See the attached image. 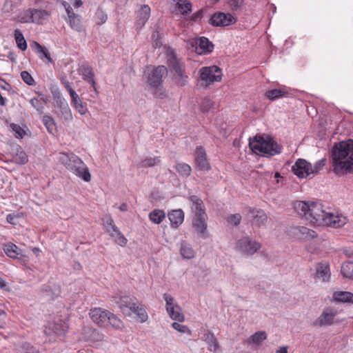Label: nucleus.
Segmentation results:
<instances>
[{
	"label": "nucleus",
	"instance_id": "f257e3e1",
	"mask_svg": "<svg viewBox=\"0 0 353 353\" xmlns=\"http://www.w3.org/2000/svg\"><path fill=\"white\" fill-rule=\"evenodd\" d=\"M294 208L301 216L314 225H325L336 228L343 226L347 222L345 216L326 210L321 203L317 202L308 203L297 201Z\"/></svg>",
	"mask_w": 353,
	"mask_h": 353
},
{
	"label": "nucleus",
	"instance_id": "f03ea898",
	"mask_svg": "<svg viewBox=\"0 0 353 353\" xmlns=\"http://www.w3.org/2000/svg\"><path fill=\"white\" fill-rule=\"evenodd\" d=\"M332 159L336 174L353 172V141L336 144L332 150Z\"/></svg>",
	"mask_w": 353,
	"mask_h": 353
},
{
	"label": "nucleus",
	"instance_id": "7ed1b4c3",
	"mask_svg": "<svg viewBox=\"0 0 353 353\" xmlns=\"http://www.w3.org/2000/svg\"><path fill=\"white\" fill-rule=\"evenodd\" d=\"M58 161L63 164L67 170L72 172L83 181L89 182L91 180V175L88 167L84 162L74 154L61 152L58 155Z\"/></svg>",
	"mask_w": 353,
	"mask_h": 353
},
{
	"label": "nucleus",
	"instance_id": "20e7f679",
	"mask_svg": "<svg viewBox=\"0 0 353 353\" xmlns=\"http://www.w3.org/2000/svg\"><path fill=\"white\" fill-rule=\"evenodd\" d=\"M249 146L250 149L257 154H263L265 156H274L281 153V148L269 137L255 136L249 140Z\"/></svg>",
	"mask_w": 353,
	"mask_h": 353
},
{
	"label": "nucleus",
	"instance_id": "39448f33",
	"mask_svg": "<svg viewBox=\"0 0 353 353\" xmlns=\"http://www.w3.org/2000/svg\"><path fill=\"white\" fill-rule=\"evenodd\" d=\"M261 248L260 243L246 236L238 239L235 244V250L243 255H253Z\"/></svg>",
	"mask_w": 353,
	"mask_h": 353
},
{
	"label": "nucleus",
	"instance_id": "423d86ee",
	"mask_svg": "<svg viewBox=\"0 0 353 353\" xmlns=\"http://www.w3.org/2000/svg\"><path fill=\"white\" fill-rule=\"evenodd\" d=\"M163 299L165 301L166 311L169 316L174 321L183 322L185 320V316L182 313L181 308L176 302L174 298L168 294H163Z\"/></svg>",
	"mask_w": 353,
	"mask_h": 353
},
{
	"label": "nucleus",
	"instance_id": "0eeeda50",
	"mask_svg": "<svg viewBox=\"0 0 353 353\" xmlns=\"http://www.w3.org/2000/svg\"><path fill=\"white\" fill-rule=\"evenodd\" d=\"M199 74L201 79L207 85L220 81L222 77L221 69L216 65L201 68Z\"/></svg>",
	"mask_w": 353,
	"mask_h": 353
},
{
	"label": "nucleus",
	"instance_id": "6e6552de",
	"mask_svg": "<svg viewBox=\"0 0 353 353\" xmlns=\"http://www.w3.org/2000/svg\"><path fill=\"white\" fill-rule=\"evenodd\" d=\"M338 314V311L333 307H325L320 316L313 322L312 325L315 327L329 326L334 323V319Z\"/></svg>",
	"mask_w": 353,
	"mask_h": 353
},
{
	"label": "nucleus",
	"instance_id": "1a4fd4ad",
	"mask_svg": "<svg viewBox=\"0 0 353 353\" xmlns=\"http://www.w3.org/2000/svg\"><path fill=\"white\" fill-rule=\"evenodd\" d=\"M210 23L216 27H225L236 22V18L230 13L217 12L210 18Z\"/></svg>",
	"mask_w": 353,
	"mask_h": 353
},
{
	"label": "nucleus",
	"instance_id": "9d476101",
	"mask_svg": "<svg viewBox=\"0 0 353 353\" xmlns=\"http://www.w3.org/2000/svg\"><path fill=\"white\" fill-rule=\"evenodd\" d=\"M109 315H110V311L101 307L92 308L89 312L92 321L101 327H108Z\"/></svg>",
	"mask_w": 353,
	"mask_h": 353
},
{
	"label": "nucleus",
	"instance_id": "9b49d317",
	"mask_svg": "<svg viewBox=\"0 0 353 353\" xmlns=\"http://www.w3.org/2000/svg\"><path fill=\"white\" fill-rule=\"evenodd\" d=\"M166 54L167 63L172 77L185 70L184 65L176 58V56L172 49L168 48Z\"/></svg>",
	"mask_w": 353,
	"mask_h": 353
},
{
	"label": "nucleus",
	"instance_id": "f8f14e48",
	"mask_svg": "<svg viewBox=\"0 0 353 353\" xmlns=\"http://www.w3.org/2000/svg\"><path fill=\"white\" fill-rule=\"evenodd\" d=\"M167 73V68L163 65H159L154 68L148 74V81L149 84L154 88H159L161 86L162 79Z\"/></svg>",
	"mask_w": 353,
	"mask_h": 353
},
{
	"label": "nucleus",
	"instance_id": "ddd939ff",
	"mask_svg": "<svg viewBox=\"0 0 353 353\" xmlns=\"http://www.w3.org/2000/svg\"><path fill=\"white\" fill-rule=\"evenodd\" d=\"M292 170L294 174L299 178H306L312 175V165L305 159H298Z\"/></svg>",
	"mask_w": 353,
	"mask_h": 353
},
{
	"label": "nucleus",
	"instance_id": "4468645a",
	"mask_svg": "<svg viewBox=\"0 0 353 353\" xmlns=\"http://www.w3.org/2000/svg\"><path fill=\"white\" fill-rule=\"evenodd\" d=\"M207 219L208 216L206 213L203 214L194 215L192 219V225L197 233L203 239H205L208 236L207 232Z\"/></svg>",
	"mask_w": 353,
	"mask_h": 353
},
{
	"label": "nucleus",
	"instance_id": "2eb2a0df",
	"mask_svg": "<svg viewBox=\"0 0 353 353\" xmlns=\"http://www.w3.org/2000/svg\"><path fill=\"white\" fill-rule=\"evenodd\" d=\"M331 278L330 265L327 262H320L316 265L315 281L329 282Z\"/></svg>",
	"mask_w": 353,
	"mask_h": 353
},
{
	"label": "nucleus",
	"instance_id": "dca6fc26",
	"mask_svg": "<svg viewBox=\"0 0 353 353\" xmlns=\"http://www.w3.org/2000/svg\"><path fill=\"white\" fill-rule=\"evenodd\" d=\"M67 331V326L65 323L61 320H58L54 322H49L45 328V333L46 335L55 334L57 336L63 335Z\"/></svg>",
	"mask_w": 353,
	"mask_h": 353
},
{
	"label": "nucleus",
	"instance_id": "f3484780",
	"mask_svg": "<svg viewBox=\"0 0 353 353\" xmlns=\"http://www.w3.org/2000/svg\"><path fill=\"white\" fill-rule=\"evenodd\" d=\"M291 232L294 237L299 239L310 240L317 237L315 231L304 226L294 227L292 229Z\"/></svg>",
	"mask_w": 353,
	"mask_h": 353
},
{
	"label": "nucleus",
	"instance_id": "a211bd4d",
	"mask_svg": "<svg viewBox=\"0 0 353 353\" xmlns=\"http://www.w3.org/2000/svg\"><path fill=\"white\" fill-rule=\"evenodd\" d=\"M195 163L201 170L208 171L211 169L206 157L205 151L202 147H198L196 150Z\"/></svg>",
	"mask_w": 353,
	"mask_h": 353
},
{
	"label": "nucleus",
	"instance_id": "6ab92c4d",
	"mask_svg": "<svg viewBox=\"0 0 353 353\" xmlns=\"http://www.w3.org/2000/svg\"><path fill=\"white\" fill-rule=\"evenodd\" d=\"M195 51L199 54L210 53L214 45L206 37H202L195 41Z\"/></svg>",
	"mask_w": 353,
	"mask_h": 353
},
{
	"label": "nucleus",
	"instance_id": "aec40b11",
	"mask_svg": "<svg viewBox=\"0 0 353 353\" xmlns=\"http://www.w3.org/2000/svg\"><path fill=\"white\" fill-rule=\"evenodd\" d=\"M151 10L149 6L143 5L137 12V28L141 29L150 17Z\"/></svg>",
	"mask_w": 353,
	"mask_h": 353
},
{
	"label": "nucleus",
	"instance_id": "412c9836",
	"mask_svg": "<svg viewBox=\"0 0 353 353\" xmlns=\"http://www.w3.org/2000/svg\"><path fill=\"white\" fill-rule=\"evenodd\" d=\"M50 14L48 11L45 10L32 9V23H36L38 24H43L47 21Z\"/></svg>",
	"mask_w": 353,
	"mask_h": 353
},
{
	"label": "nucleus",
	"instance_id": "4be33fe9",
	"mask_svg": "<svg viewBox=\"0 0 353 353\" xmlns=\"http://www.w3.org/2000/svg\"><path fill=\"white\" fill-rule=\"evenodd\" d=\"M251 217L254 223L258 226L264 225L268 220V216L263 210L259 209H252L250 210Z\"/></svg>",
	"mask_w": 353,
	"mask_h": 353
},
{
	"label": "nucleus",
	"instance_id": "5701e85b",
	"mask_svg": "<svg viewBox=\"0 0 353 353\" xmlns=\"http://www.w3.org/2000/svg\"><path fill=\"white\" fill-rule=\"evenodd\" d=\"M189 199L192 203L191 208L194 215L205 213L203 202L201 199L197 196L193 195L190 196Z\"/></svg>",
	"mask_w": 353,
	"mask_h": 353
},
{
	"label": "nucleus",
	"instance_id": "b1692460",
	"mask_svg": "<svg viewBox=\"0 0 353 353\" xmlns=\"http://www.w3.org/2000/svg\"><path fill=\"white\" fill-rule=\"evenodd\" d=\"M179 252L181 256L185 259L194 258L196 254L192 247L185 241H182L180 243Z\"/></svg>",
	"mask_w": 353,
	"mask_h": 353
},
{
	"label": "nucleus",
	"instance_id": "393cba45",
	"mask_svg": "<svg viewBox=\"0 0 353 353\" xmlns=\"http://www.w3.org/2000/svg\"><path fill=\"white\" fill-rule=\"evenodd\" d=\"M168 219L172 225L178 227L183 221V212L181 210H172L168 214Z\"/></svg>",
	"mask_w": 353,
	"mask_h": 353
},
{
	"label": "nucleus",
	"instance_id": "a878e982",
	"mask_svg": "<svg viewBox=\"0 0 353 353\" xmlns=\"http://www.w3.org/2000/svg\"><path fill=\"white\" fill-rule=\"evenodd\" d=\"M333 299L336 302L353 303V294L349 292L337 291L333 294Z\"/></svg>",
	"mask_w": 353,
	"mask_h": 353
},
{
	"label": "nucleus",
	"instance_id": "bb28decb",
	"mask_svg": "<svg viewBox=\"0 0 353 353\" xmlns=\"http://www.w3.org/2000/svg\"><path fill=\"white\" fill-rule=\"evenodd\" d=\"M119 305L121 310L124 312L125 308L131 310L133 305L137 303V299L134 297H130L128 296H121L119 300L116 301Z\"/></svg>",
	"mask_w": 353,
	"mask_h": 353
},
{
	"label": "nucleus",
	"instance_id": "cd10ccee",
	"mask_svg": "<svg viewBox=\"0 0 353 353\" xmlns=\"http://www.w3.org/2000/svg\"><path fill=\"white\" fill-rule=\"evenodd\" d=\"M204 340L208 343L210 351L216 352L219 349V345L217 339L212 332H208L205 333Z\"/></svg>",
	"mask_w": 353,
	"mask_h": 353
},
{
	"label": "nucleus",
	"instance_id": "c85d7f7f",
	"mask_svg": "<svg viewBox=\"0 0 353 353\" xmlns=\"http://www.w3.org/2000/svg\"><path fill=\"white\" fill-rule=\"evenodd\" d=\"M3 250L8 256L13 259L17 258L19 255H21L22 252L20 248L12 243L6 244Z\"/></svg>",
	"mask_w": 353,
	"mask_h": 353
},
{
	"label": "nucleus",
	"instance_id": "c756f323",
	"mask_svg": "<svg viewBox=\"0 0 353 353\" xmlns=\"http://www.w3.org/2000/svg\"><path fill=\"white\" fill-rule=\"evenodd\" d=\"M69 24L72 30L78 32H82L85 31V29L81 21V17L79 14H77L72 17V18L70 19Z\"/></svg>",
	"mask_w": 353,
	"mask_h": 353
},
{
	"label": "nucleus",
	"instance_id": "7c9ffc66",
	"mask_svg": "<svg viewBox=\"0 0 353 353\" xmlns=\"http://www.w3.org/2000/svg\"><path fill=\"white\" fill-rule=\"evenodd\" d=\"M130 310L138 316L141 323L147 321L148 316L142 305L137 302L136 305H132Z\"/></svg>",
	"mask_w": 353,
	"mask_h": 353
},
{
	"label": "nucleus",
	"instance_id": "2f4dec72",
	"mask_svg": "<svg viewBox=\"0 0 353 353\" xmlns=\"http://www.w3.org/2000/svg\"><path fill=\"white\" fill-rule=\"evenodd\" d=\"M267 339V334L265 331H259L252 334L248 339L250 344L260 345Z\"/></svg>",
	"mask_w": 353,
	"mask_h": 353
},
{
	"label": "nucleus",
	"instance_id": "473e14b6",
	"mask_svg": "<svg viewBox=\"0 0 353 353\" xmlns=\"http://www.w3.org/2000/svg\"><path fill=\"white\" fill-rule=\"evenodd\" d=\"M165 218V213L162 210L155 209L149 214L150 220L155 223L159 224Z\"/></svg>",
	"mask_w": 353,
	"mask_h": 353
},
{
	"label": "nucleus",
	"instance_id": "72a5a7b5",
	"mask_svg": "<svg viewBox=\"0 0 353 353\" xmlns=\"http://www.w3.org/2000/svg\"><path fill=\"white\" fill-rule=\"evenodd\" d=\"M81 73L83 79L90 83L96 91L95 81L93 79L94 72L92 71V68L90 67H83L81 69Z\"/></svg>",
	"mask_w": 353,
	"mask_h": 353
},
{
	"label": "nucleus",
	"instance_id": "f704fd0d",
	"mask_svg": "<svg viewBox=\"0 0 353 353\" xmlns=\"http://www.w3.org/2000/svg\"><path fill=\"white\" fill-rule=\"evenodd\" d=\"M176 172L182 176L188 177L190 175L191 167L185 163H179L175 165Z\"/></svg>",
	"mask_w": 353,
	"mask_h": 353
},
{
	"label": "nucleus",
	"instance_id": "c9c22d12",
	"mask_svg": "<svg viewBox=\"0 0 353 353\" xmlns=\"http://www.w3.org/2000/svg\"><path fill=\"white\" fill-rule=\"evenodd\" d=\"M60 114L61 118L66 121H70L73 119L72 113L67 103H62L60 105Z\"/></svg>",
	"mask_w": 353,
	"mask_h": 353
},
{
	"label": "nucleus",
	"instance_id": "e433bc0d",
	"mask_svg": "<svg viewBox=\"0 0 353 353\" xmlns=\"http://www.w3.org/2000/svg\"><path fill=\"white\" fill-rule=\"evenodd\" d=\"M109 325L117 330H121L124 327L122 321L112 312L108 316V326Z\"/></svg>",
	"mask_w": 353,
	"mask_h": 353
},
{
	"label": "nucleus",
	"instance_id": "4c0bfd02",
	"mask_svg": "<svg viewBox=\"0 0 353 353\" xmlns=\"http://www.w3.org/2000/svg\"><path fill=\"white\" fill-rule=\"evenodd\" d=\"M341 272L344 277L353 279V262L343 263Z\"/></svg>",
	"mask_w": 353,
	"mask_h": 353
},
{
	"label": "nucleus",
	"instance_id": "58836bf2",
	"mask_svg": "<svg viewBox=\"0 0 353 353\" xmlns=\"http://www.w3.org/2000/svg\"><path fill=\"white\" fill-rule=\"evenodd\" d=\"M14 39L17 43V47L21 50H25L27 48V43L26 41L21 33L19 30H16L14 31Z\"/></svg>",
	"mask_w": 353,
	"mask_h": 353
},
{
	"label": "nucleus",
	"instance_id": "ea45409f",
	"mask_svg": "<svg viewBox=\"0 0 353 353\" xmlns=\"http://www.w3.org/2000/svg\"><path fill=\"white\" fill-rule=\"evenodd\" d=\"M108 19V15L101 8H98L94 14V21L98 26L104 24Z\"/></svg>",
	"mask_w": 353,
	"mask_h": 353
},
{
	"label": "nucleus",
	"instance_id": "a19ab883",
	"mask_svg": "<svg viewBox=\"0 0 353 353\" xmlns=\"http://www.w3.org/2000/svg\"><path fill=\"white\" fill-rule=\"evenodd\" d=\"M286 93L283 89H273L267 91L265 95L269 99L275 100L283 97Z\"/></svg>",
	"mask_w": 353,
	"mask_h": 353
},
{
	"label": "nucleus",
	"instance_id": "79ce46f5",
	"mask_svg": "<svg viewBox=\"0 0 353 353\" xmlns=\"http://www.w3.org/2000/svg\"><path fill=\"white\" fill-rule=\"evenodd\" d=\"M110 236L114 239L115 242L120 246L124 247L126 245L128 240L120 232L119 229L114 232L110 233Z\"/></svg>",
	"mask_w": 353,
	"mask_h": 353
},
{
	"label": "nucleus",
	"instance_id": "37998d69",
	"mask_svg": "<svg viewBox=\"0 0 353 353\" xmlns=\"http://www.w3.org/2000/svg\"><path fill=\"white\" fill-rule=\"evenodd\" d=\"M47 101L43 98H32L30 103L40 113H42L44 109V105Z\"/></svg>",
	"mask_w": 353,
	"mask_h": 353
},
{
	"label": "nucleus",
	"instance_id": "c03bdc74",
	"mask_svg": "<svg viewBox=\"0 0 353 353\" xmlns=\"http://www.w3.org/2000/svg\"><path fill=\"white\" fill-rule=\"evenodd\" d=\"M172 78L175 83L179 86H185L188 83L189 79L185 73V70Z\"/></svg>",
	"mask_w": 353,
	"mask_h": 353
},
{
	"label": "nucleus",
	"instance_id": "a18cd8bd",
	"mask_svg": "<svg viewBox=\"0 0 353 353\" xmlns=\"http://www.w3.org/2000/svg\"><path fill=\"white\" fill-rule=\"evenodd\" d=\"M177 8L182 15H188L192 10V4L189 1L184 0Z\"/></svg>",
	"mask_w": 353,
	"mask_h": 353
},
{
	"label": "nucleus",
	"instance_id": "49530a36",
	"mask_svg": "<svg viewBox=\"0 0 353 353\" xmlns=\"http://www.w3.org/2000/svg\"><path fill=\"white\" fill-rule=\"evenodd\" d=\"M161 161L160 157H148L141 161V167L148 168L154 166L156 164L159 163Z\"/></svg>",
	"mask_w": 353,
	"mask_h": 353
},
{
	"label": "nucleus",
	"instance_id": "de8ad7c7",
	"mask_svg": "<svg viewBox=\"0 0 353 353\" xmlns=\"http://www.w3.org/2000/svg\"><path fill=\"white\" fill-rule=\"evenodd\" d=\"M43 123L46 127L48 131L50 133H52L55 127V123L53 118L48 115L43 116Z\"/></svg>",
	"mask_w": 353,
	"mask_h": 353
},
{
	"label": "nucleus",
	"instance_id": "09e8293b",
	"mask_svg": "<svg viewBox=\"0 0 353 353\" xmlns=\"http://www.w3.org/2000/svg\"><path fill=\"white\" fill-rule=\"evenodd\" d=\"M172 327L173 329L176 330V331H178L180 333H185L188 335H191V334H192L191 330L188 328V326L181 325L177 322H174L172 324Z\"/></svg>",
	"mask_w": 353,
	"mask_h": 353
},
{
	"label": "nucleus",
	"instance_id": "8fccbe9b",
	"mask_svg": "<svg viewBox=\"0 0 353 353\" xmlns=\"http://www.w3.org/2000/svg\"><path fill=\"white\" fill-rule=\"evenodd\" d=\"M28 156L26 152L22 150L18 151L14 157V161L19 164H24L28 162Z\"/></svg>",
	"mask_w": 353,
	"mask_h": 353
},
{
	"label": "nucleus",
	"instance_id": "3c124183",
	"mask_svg": "<svg viewBox=\"0 0 353 353\" xmlns=\"http://www.w3.org/2000/svg\"><path fill=\"white\" fill-rule=\"evenodd\" d=\"M104 220V224L106 228L107 232L110 235L111 232H114L118 230V228L114 225L113 220L110 217H106Z\"/></svg>",
	"mask_w": 353,
	"mask_h": 353
},
{
	"label": "nucleus",
	"instance_id": "603ef678",
	"mask_svg": "<svg viewBox=\"0 0 353 353\" xmlns=\"http://www.w3.org/2000/svg\"><path fill=\"white\" fill-rule=\"evenodd\" d=\"M325 161H326L325 159H322L316 161V163L313 166L312 165L311 173H312V176H314V174H316L317 173L319 172V171L323 169V168L325 165Z\"/></svg>",
	"mask_w": 353,
	"mask_h": 353
},
{
	"label": "nucleus",
	"instance_id": "864d4df0",
	"mask_svg": "<svg viewBox=\"0 0 353 353\" xmlns=\"http://www.w3.org/2000/svg\"><path fill=\"white\" fill-rule=\"evenodd\" d=\"M32 10H28L23 13L21 14V15L19 17V21L21 23H32V21L30 19H32Z\"/></svg>",
	"mask_w": 353,
	"mask_h": 353
},
{
	"label": "nucleus",
	"instance_id": "5fc2aeb1",
	"mask_svg": "<svg viewBox=\"0 0 353 353\" xmlns=\"http://www.w3.org/2000/svg\"><path fill=\"white\" fill-rule=\"evenodd\" d=\"M21 77L26 84L29 85H33L34 84V80L28 72L22 71L21 72Z\"/></svg>",
	"mask_w": 353,
	"mask_h": 353
},
{
	"label": "nucleus",
	"instance_id": "6e6d98bb",
	"mask_svg": "<svg viewBox=\"0 0 353 353\" xmlns=\"http://www.w3.org/2000/svg\"><path fill=\"white\" fill-rule=\"evenodd\" d=\"M241 220V216L240 214H231L227 219L228 223L234 225H238L240 223Z\"/></svg>",
	"mask_w": 353,
	"mask_h": 353
},
{
	"label": "nucleus",
	"instance_id": "4d7b16f0",
	"mask_svg": "<svg viewBox=\"0 0 353 353\" xmlns=\"http://www.w3.org/2000/svg\"><path fill=\"white\" fill-rule=\"evenodd\" d=\"M213 106V102L210 99H205L203 100L201 105V110L203 112H209Z\"/></svg>",
	"mask_w": 353,
	"mask_h": 353
},
{
	"label": "nucleus",
	"instance_id": "13d9d810",
	"mask_svg": "<svg viewBox=\"0 0 353 353\" xmlns=\"http://www.w3.org/2000/svg\"><path fill=\"white\" fill-rule=\"evenodd\" d=\"M22 214H9L6 216L7 221L12 224V225H17L18 223V221H17V219L19 218H21Z\"/></svg>",
	"mask_w": 353,
	"mask_h": 353
},
{
	"label": "nucleus",
	"instance_id": "bf43d9fd",
	"mask_svg": "<svg viewBox=\"0 0 353 353\" xmlns=\"http://www.w3.org/2000/svg\"><path fill=\"white\" fill-rule=\"evenodd\" d=\"M38 53L40 54V58L41 59H43V58H46L48 60V63L52 62V58L50 57V54L46 47L43 46L42 50H41Z\"/></svg>",
	"mask_w": 353,
	"mask_h": 353
},
{
	"label": "nucleus",
	"instance_id": "052dcab7",
	"mask_svg": "<svg viewBox=\"0 0 353 353\" xmlns=\"http://www.w3.org/2000/svg\"><path fill=\"white\" fill-rule=\"evenodd\" d=\"M160 35L158 31H154L152 35V39L153 41V46L157 48L161 46V43L159 41Z\"/></svg>",
	"mask_w": 353,
	"mask_h": 353
},
{
	"label": "nucleus",
	"instance_id": "680f3d73",
	"mask_svg": "<svg viewBox=\"0 0 353 353\" xmlns=\"http://www.w3.org/2000/svg\"><path fill=\"white\" fill-rule=\"evenodd\" d=\"M229 6L234 10L239 9L243 4V0H229Z\"/></svg>",
	"mask_w": 353,
	"mask_h": 353
},
{
	"label": "nucleus",
	"instance_id": "e2e57ef3",
	"mask_svg": "<svg viewBox=\"0 0 353 353\" xmlns=\"http://www.w3.org/2000/svg\"><path fill=\"white\" fill-rule=\"evenodd\" d=\"M74 108L81 115L86 114L88 112V108L85 104H84L83 102L78 103L76 105V106H74Z\"/></svg>",
	"mask_w": 353,
	"mask_h": 353
},
{
	"label": "nucleus",
	"instance_id": "0e129e2a",
	"mask_svg": "<svg viewBox=\"0 0 353 353\" xmlns=\"http://www.w3.org/2000/svg\"><path fill=\"white\" fill-rule=\"evenodd\" d=\"M12 130L16 133V137L17 138H22L25 134V131L21 128L20 126L16 125V124H12Z\"/></svg>",
	"mask_w": 353,
	"mask_h": 353
},
{
	"label": "nucleus",
	"instance_id": "69168bd1",
	"mask_svg": "<svg viewBox=\"0 0 353 353\" xmlns=\"http://www.w3.org/2000/svg\"><path fill=\"white\" fill-rule=\"evenodd\" d=\"M65 11H66V13H67V14H68V19H71V18H72V17H74V16L77 15V14H75V13L74 12L73 9L72 8V7H71V6H70V7H69V8H68V9H66V10H65Z\"/></svg>",
	"mask_w": 353,
	"mask_h": 353
},
{
	"label": "nucleus",
	"instance_id": "338daca9",
	"mask_svg": "<svg viewBox=\"0 0 353 353\" xmlns=\"http://www.w3.org/2000/svg\"><path fill=\"white\" fill-rule=\"evenodd\" d=\"M70 1L75 8H79L83 5L81 0H70Z\"/></svg>",
	"mask_w": 353,
	"mask_h": 353
},
{
	"label": "nucleus",
	"instance_id": "774afa93",
	"mask_svg": "<svg viewBox=\"0 0 353 353\" xmlns=\"http://www.w3.org/2000/svg\"><path fill=\"white\" fill-rule=\"evenodd\" d=\"M288 347L283 346L280 347L276 351V353H288Z\"/></svg>",
	"mask_w": 353,
	"mask_h": 353
}]
</instances>
